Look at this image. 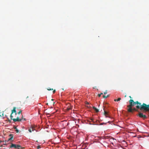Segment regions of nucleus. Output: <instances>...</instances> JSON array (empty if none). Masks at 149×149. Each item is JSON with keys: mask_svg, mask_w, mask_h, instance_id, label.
<instances>
[{"mask_svg": "<svg viewBox=\"0 0 149 149\" xmlns=\"http://www.w3.org/2000/svg\"><path fill=\"white\" fill-rule=\"evenodd\" d=\"M129 102L130 104L127 106V107L128 108L127 109V111L129 112L132 113L134 111H137V109L135 108H132V107L136 104H137V106H139L140 107H141L142 106L141 103L139 102L138 101L134 102L133 100L130 99Z\"/></svg>", "mask_w": 149, "mask_h": 149, "instance_id": "nucleus-1", "label": "nucleus"}, {"mask_svg": "<svg viewBox=\"0 0 149 149\" xmlns=\"http://www.w3.org/2000/svg\"><path fill=\"white\" fill-rule=\"evenodd\" d=\"M16 107H14L13 110L12 111V113L10 116L11 119L13 120L15 122L17 121H21L23 119L24 120H25L26 119L25 118H23L22 115V117L20 119H19L18 117H17L16 118H13V113H14L15 115L17 114L16 111Z\"/></svg>", "mask_w": 149, "mask_h": 149, "instance_id": "nucleus-2", "label": "nucleus"}, {"mask_svg": "<svg viewBox=\"0 0 149 149\" xmlns=\"http://www.w3.org/2000/svg\"><path fill=\"white\" fill-rule=\"evenodd\" d=\"M137 109H140L141 110H143L144 111H149V104L147 105L145 103H143L141 107L139 106H136Z\"/></svg>", "mask_w": 149, "mask_h": 149, "instance_id": "nucleus-3", "label": "nucleus"}, {"mask_svg": "<svg viewBox=\"0 0 149 149\" xmlns=\"http://www.w3.org/2000/svg\"><path fill=\"white\" fill-rule=\"evenodd\" d=\"M139 116L141 118H147V116L145 115H143L142 113H140L139 114Z\"/></svg>", "mask_w": 149, "mask_h": 149, "instance_id": "nucleus-4", "label": "nucleus"}, {"mask_svg": "<svg viewBox=\"0 0 149 149\" xmlns=\"http://www.w3.org/2000/svg\"><path fill=\"white\" fill-rule=\"evenodd\" d=\"M9 136L10 138L8 139V141H10L11 142L13 138V134H10L9 135Z\"/></svg>", "mask_w": 149, "mask_h": 149, "instance_id": "nucleus-5", "label": "nucleus"}, {"mask_svg": "<svg viewBox=\"0 0 149 149\" xmlns=\"http://www.w3.org/2000/svg\"><path fill=\"white\" fill-rule=\"evenodd\" d=\"M31 127H30V128L29 129V131L30 132H31L32 131H33L35 130L34 129V127L32 126H31Z\"/></svg>", "mask_w": 149, "mask_h": 149, "instance_id": "nucleus-6", "label": "nucleus"}, {"mask_svg": "<svg viewBox=\"0 0 149 149\" xmlns=\"http://www.w3.org/2000/svg\"><path fill=\"white\" fill-rule=\"evenodd\" d=\"M16 145L15 144H13V143H11V146H10V148L14 147L15 148H16Z\"/></svg>", "mask_w": 149, "mask_h": 149, "instance_id": "nucleus-7", "label": "nucleus"}, {"mask_svg": "<svg viewBox=\"0 0 149 149\" xmlns=\"http://www.w3.org/2000/svg\"><path fill=\"white\" fill-rule=\"evenodd\" d=\"M0 117H2L3 118L4 117V113L3 112H0Z\"/></svg>", "mask_w": 149, "mask_h": 149, "instance_id": "nucleus-8", "label": "nucleus"}, {"mask_svg": "<svg viewBox=\"0 0 149 149\" xmlns=\"http://www.w3.org/2000/svg\"><path fill=\"white\" fill-rule=\"evenodd\" d=\"M93 108L96 112H98L99 111L98 109L95 107H93Z\"/></svg>", "mask_w": 149, "mask_h": 149, "instance_id": "nucleus-9", "label": "nucleus"}, {"mask_svg": "<svg viewBox=\"0 0 149 149\" xmlns=\"http://www.w3.org/2000/svg\"><path fill=\"white\" fill-rule=\"evenodd\" d=\"M104 114L106 116V117H108V116H107L108 115V112H107L106 111H105V110H104Z\"/></svg>", "mask_w": 149, "mask_h": 149, "instance_id": "nucleus-10", "label": "nucleus"}, {"mask_svg": "<svg viewBox=\"0 0 149 149\" xmlns=\"http://www.w3.org/2000/svg\"><path fill=\"white\" fill-rule=\"evenodd\" d=\"M121 100V98L119 97L118 99H115L114 100L115 101H120Z\"/></svg>", "mask_w": 149, "mask_h": 149, "instance_id": "nucleus-11", "label": "nucleus"}, {"mask_svg": "<svg viewBox=\"0 0 149 149\" xmlns=\"http://www.w3.org/2000/svg\"><path fill=\"white\" fill-rule=\"evenodd\" d=\"M14 129H15V131L17 133L19 132V130L16 127H14Z\"/></svg>", "mask_w": 149, "mask_h": 149, "instance_id": "nucleus-12", "label": "nucleus"}, {"mask_svg": "<svg viewBox=\"0 0 149 149\" xmlns=\"http://www.w3.org/2000/svg\"><path fill=\"white\" fill-rule=\"evenodd\" d=\"M16 148H22L21 146L19 145H17L16 146Z\"/></svg>", "mask_w": 149, "mask_h": 149, "instance_id": "nucleus-13", "label": "nucleus"}, {"mask_svg": "<svg viewBox=\"0 0 149 149\" xmlns=\"http://www.w3.org/2000/svg\"><path fill=\"white\" fill-rule=\"evenodd\" d=\"M16 148H22L21 146L19 145H17L16 146Z\"/></svg>", "mask_w": 149, "mask_h": 149, "instance_id": "nucleus-14", "label": "nucleus"}, {"mask_svg": "<svg viewBox=\"0 0 149 149\" xmlns=\"http://www.w3.org/2000/svg\"><path fill=\"white\" fill-rule=\"evenodd\" d=\"M109 95H108L107 96H105V95H103V97L104 98H107L109 96Z\"/></svg>", "mask_w": 149, "mask_h": 149, "instance_id": "nucleus-15", "label": "nucleus"}, {"mask_svg": "<svg viewBox=\"0 0 149 149\" xmlns=\"http://www.w3.org/2000/svg\"><path fill=\"white\" fill-rule=\"evenodd\" d=\"M47 89L48 91L53 90V89H52V88H48Z\"/></svg>", "mask_w": 149, "mask_h": 149, "instance_id": "nucleus-16", "label": "nucleus"}, {"mask_svg": "<svg viewBox=\"0 0 149 149\" xmlns=\"http://www.w3.org/2000/svg\"><path fill=\"white\" fill-rule=\"evenodd\" d=\"M22 110H20L18 112V114H19L20 113H21L22 112Z\"/></svg>", "mask_w": 149, "mask_h": 149, "instance_id": "nucleus-17", "label": "nucleus"}, {"mask_svg": "<svg viewBox=\"0 0 149 149\" xmlns=\"http://www.w3.org/2000/svg\"><path fill=\"white\" fill-rule=\"evenodd\" d=\"M103 94V93H101L100 94H98V96L99 97H100L101 96V95H102Z\"/></svg>", "mask_w": 149, "mask_h": 149, "instance_id": "nucleus-18", "label": "nucleus"}, {"mask_svg": "<svg viewBox=\"0 0 149 149\" xmlns=\"http://www.w3.org/2000/svg\"><path fill=\"white\" fill-rule=\"evenodd\" d=\"M55 92H56V90H54L53 91V93H54Z\"/></svg>", "mask_w": 149, "mask_h": 149, "instance_id": "nucleus-19", "label": "nucleus"}, {"mask_svg": "<svg viewBox=\"0 0 149 149\" xmlns=\"http://www.w3.org/2000/svg\"><path fill=\"white\" fill-rule=\"evenodd\" d=\"M104 93V94H107V91H105V92Z\"/></svg>", "mask_w": 149, "mask_h": 149, "instance_id": "nucleus-20", "label": "nucleus"}, {"mask_svg": "<svg viewBox=\"0 0 149 149\" xmlns=\"http://www.w3.org/2000/svg\"><path fill=\"white\" fill-rule=\"evenodd\" d=\"M91 120H92V121L94 122V119H91Z\"/></svg>", "mask_w": 149, "mask_h": 149, "instance_id": "nucleus-21", "label": "nucleus"}, {"mask_svg": "<svg viewBox=\"0 0 149 149\" xmlns=\"http://www.w3.org/2000/svg\"><path fill=\"white\" fill-rule=\"evenodd\" d=\"M40 148V146H38V148Z\"/></svg>", "mask_w": 149, "mask_h": 149, "instance_id": "nucleus-22", "label": "nucleus"}, {"mask_svg": "<svg viewBox=\"0 0 149 149\" xmlns=\"http://www.w3.org/2000/svg\"><path fill=\"white\" fill-rule=\"evenodd\" d=\"M129 97L130 98H132V97H131V96H129Z\"/></svg>", "mask_w": 149, "mask_h": 149, "instance_id": "nucleus-23", "label": "nucleus"}, {"mask_svg": "<svg viewBox=\"0 0 149 149\" xmlns=\"http://www.w3.org/2000/svg\"><path fill=\"white\" fill-rule=\"evenodd\" d=\"M86 104H89V103H88V102H86Z\"/></svg>", "mask_w": 149, "mask_h": 149, "instance_id": "nucleus-24", "label": "nucleus"}, {"mask_svg": "<svg viewBox=\"0 0 149 149\" xmlns=\"http://www.w3.org/2000/svg\"><path fill=\"white\" fill-rule=\"evenodd\" d=\"M3 141H0V143H1V142H2Z\"/></svg>", "mask_w": 149, "mask_h": 149, "instance_id": "nucleus-25", "label": "nucleus"}, {"mask_svg": "<svg viewBox=\"0 0 149 149\" xmlns=\"http://www.w3.org/2000/svg\"><path fill=\"white\" fill-rule=\"evenodd\" d=\"M6 145V143H5V144H3V145Z\"/></svg>", "mask_w": 149, "mask_h": 149, "instance_id": "nucleus-26", "label": "nucleus"}, {"mask_svg": "<svg viewBox=\"0 0 149 149\" xmlns=\"http://www.w3.org/2000/svg\"><path fill=\"white\" fill-rule=\"evenodd\" d=\"M51 100H52V101H53V100H54V99H52Z\"/></svg>", "mask_w": 149, "mask_h": 149, "instance_id": "nucleus-27", "label": "nucleus"}, {"mask_svg": "<svg viewBox=\"0 0 149 149\" xmlns=\"http://www.w3.org/2000/svg\"><path fill=\"white\" fill-rule=\"evenodd\" d=\"M2 146H3V145H1V147H2Z\"/></svg>", "mask_w": 149, "mask_h": 149, "instance_id": "nucleus-28", "label": "nucleus"}, {"mask_svg": "<svg viewBox=\"0 0 149 149\" xmlns=\"http://www.w3.org/2000/svg\"><path fill=\"white\" fill-rule=\"evenodd\" d=\"M126 97V95H125V97Z\"/></svg>", "mask_w": 149, "mask_h": 149, "instance_id": "nucleus-29", "label": "nucleus"}, {"mask_svg": "<svg viewBox=\"0 0 149 149\" xmlns=\"http://www.w3.org/2000/svg\"><path fill=\"white\" fill-rule=\"evenodd\" d=\"M28 97H26V98H28Z\"/></svg>", "mask_w": 149, "mask_h": 149, "instance_id": "nucleus-30", "label": "nucleus"}, {"mask_svg": "<svg viewBox=\"0 0 149 149\" xmlns=\"http://www.w3.org/2000/svg\"><path fill=\"white\" fill-rule=\"evenodd\" d=\"M47 105H48V103H47Z\"/></svg>", "mask_w": 149, "mask_h": 149, "instance_id": "nucleus-31", "label": "nucleus"}, {"mask_svg": "<svg viewBox=\"0 0 149 149\" xmlns=\"http://www.w3.org/2000/svg\"><path fill=\"white\" fill-rule=\"evenodd\" d=\"M3 149H6V148H3Z\"/></svg>", "mask_w": 149, "mask_h": 149, "instance_id": "nucleus-32", "label": "nucleus"}, {"mask_svg": "<svg viewBox=\"0 0 149 149\" xmlns=\"http://www.w3.org/2000/svg\"><path fill=\"white\" fill-rule=\"evenodd\" d=\"M0 149H1V148H0Z\"/></svg>", "mask_w": 149, "mask_h": 149, "instance_id": "nucleus-33", "label": "nucleus"}]
</instances>
